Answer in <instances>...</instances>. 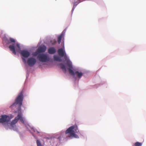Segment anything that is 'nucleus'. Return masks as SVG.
Returning <instances> with one entry per match:
<instances>
[{
    "mask_svg": "<svg viewBox=\"0 0 146 146\" xmlns=\"http://www.w3.org/2000/svg\"><path fill=\"white\" fill-rule=\"evenodd\" d=\"M79 131L78 129L77 126L76 125L71 126L68 128L65 131L66 134H68V136L69 137H74L78 138V136L76 134V133H78Z\"/></svg>",
    "mask_w": 146,
    "mask_h": 146,
    "instance_id": "1",
    "label": "nucleus"
},
{
    "mask_svg": "<svg viewBox=\"0 0 146 146\" xmlns=\"http://www.w3.org/2000/svg\"><path fill=\"white\" fill-rule=\"evenodd\" d=\"M23 99V91H21L18 95L15 100V102L10 106V108H13L14 106L18 104L19 106L18 110H21V107L22 104V102Z\"/></svg>",
    "mask_w": 146,
    "mask_h": 146,
    "instance_id": "2",
    "label": "nucleus"
},
{
    "mask_svg": "<svg viewBox=\"0 0 146 146\" xmlns=\"http://www.w3.org/2000/svg\"><path fill=\"white\" fill-rule=\"evenodd\" d=\"M67 65L69 67L68 69L70 74L72 75H75L79 78H80L82 76L83 74L82 72H79L78 71H76L74 72L73 70H72V63L70 60L67 61Z\"/></svg>",
    "mask_w": 146,
    "mask_h": 146,
    "instance_id": "3",
    "label": "nucleus"
},
{
    "mask_svg": "<svg viewBox=\"0 0 146 146\" xmlns=\"http://www.w3.org/2000/svg\"><path fill=\"white\" fill-rule=\"evenodd\" d=\"M11 118L6 115H1L0 117V123L5 127H8L9 122Z\"/></svg>",
    "mask_w": 146,
    "mask_h": 146,
    "instance_id": "4",
    "label": "nucleus"
},
{
    "mask_svg": "<svg viewBox=\"0 0 146 146\" xmlns=\"http://www.w3.org/2000/svg\"><path fill=\"white\" fill-rule=\"evenodd\" d=\"M37 58L40 62H46L50 60L49 55L44 53L39 54L37 56Z\"/></svg>",
    "mask_w": 146,
    "mask_h": 146,
    "instance_id": "5",
    "label": "nucleus"
},
{
    "mask_svg": "<svg viewBox=\"0 0 146 146\" xmlns=\"http://www.w3.org/2000/svg\"><path fill=\"white\" fill-rule=\"evenodd\" d=\"M58 53L60 56L61 57H64V59L66 61V64L67 65V61L70 60L68 59L65 51L63 50L62 48H60L58 50Z\"/></svg>",
    "mask_w": 146,
    "mask_h": 146,
    "instance_id": "6",
    "label": "nucleus"
},
{
    "mask_svg": "<svg viewBox=\"0 0 146 146\" xmlns=\"http://www.w3.org/2000/svg\"><path fill=\"white\" fill-rule=\"evenodd\" d=\"M36 61V60L35 58L31 57L28 59L27 62L29 66L32 67L35 65Z\"/></svg>",
    "mask_w": 146,
    "mask_h": 146,
    "instance_id": "7",
    "label": "nucleus"
},
{
    "mask_svg": "<svg viewBox=\"0 0 146 146\" xmlns=\"http://www.w3.org/2000/svg\"><path fill=\"white\" fill-rule=\"evenodd\" d=\"M21 55L24 58H27L29 57L30 54L29 52L27 50H23L21 52Z\"/></svg>",
    "mask_w": 146,
    "mask_h": 146,
    "instance_id": "8",
    "label": "nucleus"
},
{
    "mask_svg": "<svg viewBox=\"0 0 146 146\" xmlns=\"http://www.w3.org/2000/svg\"><path fill=\"white\" fill-rule=\"evenodd\" d=\"M5 42L7 44H9L11 42L15 43V40L13 38H4L3 39Z\"/></svg>",
    "mask_w": 146,
    "mask_h": 146,
    "instance_id": "9",
    "label": "nucleus"
},
{
    "mask_svg": "<svg viewBox=\"0 0 146 146\" xmlns=\"http://www.w3.org/2000/svg\"><path fill=\"white\" fill-rule=\"evenodd\" d=\"M18 121V117H16L15 119L12 120L11 122L10 123L9 122V126H10L11 127H13L14 125Z\"/></svg>",
    "mask_w": 146,
    "mask_h": 146,
    "instance_id": "10",
    "label": "nucleus"
},
{
    "mask_svg": "<svg viewBox=\"0 0 146 146\" xmlns=\"http://www.w3.org/2000/svg\"><path fill=\"white\" fill-rule=\"evenodd\" d=\"M46 47L44 45L40 47L37 49L38 51L40 53L44 52L46 50Z\"/></svg>",
    "mask_w": 146,
    "mask_h": 146,
    "instance_id": "11",
    "label": "nucleus"
},
{
    "mask_svg": "<svg viewBox=\"0 0 146 146\" xmlns=\"http://www.w3.org/2000/svg\"><path fill=\"white\" fill-rule=\"evenodd\" d=\"M56 52V49L53 47H50L48 49V52L50 54H54Z\"/></svg>",
    "mask_w": 146,
    "mask_h": 146,
    "instance_id": "12",
    "label": "nucleus"
},
{
    "mask_svg": "<svg viewBox=\"0 0 146 146\" xmlns=\"http://www.w3.org/2000/svg\"><path fill=\"white\" fill-rule=\"evenodd\" d=\"M13 44L10 45L9 46V48L10 49V50L15 55L16 54V52L15 51V46Z\"/></svg>",
    "mask_w": 146,
    "mask_h": 146,
    "instance_id": "13",
    "label": "nucleus"
},
{
    "mask_svg": "<svg viewBox=\"0 0 146 146\" xmlns=\"http://www.w3.org/2000/svg\"><path fill=\"white\" fill-rule=\"evenodd\" d=\"M63 33H64V31H63L62 34L58 36V42L59 44H60L61 42V41L62 36H64Z\"/></svg>",
    "mask_w": 146,
    "mask_h": 146,
    "instance_id": "14",
    "label": "nucleus"
},
{
    "mask_svg": "<svg viewBox=\"0 0 146 146\" xmlns=\"http://www.w3.org/2000/svg\"><path fill=\"white\" fill-rule=\"evenodd\" d=\"M17 117H18V120L19 119L20 120V121L23 123L24 124V121L23 120V118L22 117V116H21V114H19L17 115Z\"/></svg>",
    "mask_w": 146,
    "mask_h": 146,
    "instance_id": "15",
    "label": "nucleus"
},
{
    "mask_svg": "<svg viewBox=\"0 0 146 146\" xmlns=\"http://www.w3.org/2000/svg\"><path fill=\"white\" fill-rule=\"evenodd\" d=\"M60 66L61 68L63 70L65 73H66V70L65 65L62 63H60Z\"/></svg>",
    "mask_w": 146,
    "mask_h": 146,
    "instance_id": "16",
    "label": "nucleus"
},
{
    "mask_svg": "<svg viewBox=\"0 0 146 146\" xmlns=\"http://www.w3.org/2000/svg\"><path fill=\"white\" fill-rule=\"evenodd\" d=\"M54 60H55L61 62L62 61V60L60 57L57 56H54Z\"/></svg>",
    "mask_w": 146,
    "mask_h": 146,
    "instance_id": "17",
    "label": "nucleus"
},
{
    "mask_svg": "<svg viewBox=\"0 0 146 146\" xmlns=\"http://www.w3.org/2000/svg\"><path fill=\"white\" fill-rule=\"evenodd\" d=\"M80 1L79 0H78L77 1L75 2L74 3V5H73V9H72V10H73L75 7H76V6L77 5L79 4Z\"/></svg>",
    "mask_w": 146,
    "mask_h": 146,
    "instance_id": "18",
    "label": "nucleus"
},
{
    "mask_svg": "<svg viewBox=\"0 0 146 146\" xmlns=\"http://www.w3.org/2000/svg\"><path fill=\"white\" fill-rule=\"evenodd\" d=\"M142 144V143L137 142L135 143L134 145L135 146H141Z\"/></svg>",
    "mask_w": 146,
    "mask_h": 146,
    "instance_id": "19",
    "label": "nucleus"
},
{
    "mask_svg": "<svg viewBox=\"0 0 146 146\" xmlns=\"http://www.w3.org/2000/svg\"><path fill=\"white\" fill-rule=\"evenodd\" d=\"M39 53V52H38V49H37V50H36V51L35 52H34L33 54V55L34 56H38V55L39 54L38 53Z\"/></svg>",
    "mask_w": 146,
    "mask_h": 146,
    "instance_id": "20",
    "label": "nucleus"
},
{
    "mask_svg": "<svg viewBox=\"0 0 146 146\" xmlns=\"http://www.w3.org/2000/svg\"><path fill=\"white\" fill-rule=\"evenodd\" d=\"M36 143L37 146H42V145L40 143V142L38 140H37L36 141Z\"/></svg>",
    "mask_w": 146,
    "mask_h": 146,
    "instance_id": "21",
    "label": "nucleus"
},
{
    "mask_svg": "<svg viewBox=\"0 0 146 146\" xmlns=\"http://www.w3.org/2000/svg\"><path fill=\"white\" fill-rule=\"evenodd\" d=\"M16 46L18 48L19 50H20V46L19 44L18 43H17L16 44Z\"/></svg>",
    "mask_w": 146,
    "mask_h": 146,
    "instance_id": "22",
    "label": "nucleus"
},
{
    "mask_svg": "<svg viewBox=\"0 0 146 146\" xmlns=\"http://www.w3.org/2000/svg\"><path fill=\"white\" fill-rule=\"evenodd\" d=\"M51 42L52 44H54L56 43V41L55 40H54L51 41Z\"/></svg>",
    "mask_w": 146,
    "mask_h": 146,
    "instance_id": "23",
    "label": "nucleus"
},
{
    "mask_svg": "<svg viewBox=\"0 0 146 146\" xmlns=\"http://www.w3.org/2000/svg\"><path fill=\"white\" fill-rule=\"evenodd\" d=\"M22 60H23V62H24V63H26V60L25 59V58H22Z\"/></svg>",
    "mask_w": 146,
    "mask_h": 146,
    "instance_id": "24",
    "label": "nucleus"
},
{
    "mask_svg": "<svg viewBox=\"0 0 146 146\" xmlns=\"http://www.w3.org/2000/svg\"><path fill=\"white\" fill-rule=\"evenodd\" d=\"M31 129H33V131H34V132H35V130L34 129V128L33 127H32L31 128Z\"/></svg>",
    "mask_w": 146,
    "mask_h": 146,
    "instance_id": "25",
    "label": "nucleus"
}]
</instances>
